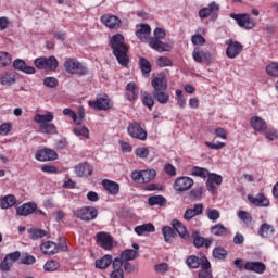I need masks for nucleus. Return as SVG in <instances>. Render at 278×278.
<instances>
[{
	"instance_id": "obj_11",
	"label": "nucleus",
	"mask_w": 278,
	"mask_h": 278,
	"mask_svg": "<svg viewBox=\"0 0 278 278\" xmlns=\"http://www.w3.org/2000/svg\"><path fill=\"white\" fill-rule=\"evenodd\" d=\"M96 242L104 251H112L114 249V238L108 232H98L96 235Z\"/></svg>"
},
{
	"instance_id": "obj_42",
	"label": "nucleus",
	"mask_w": 278,
	"mask_h": 278,
	"mask_svg": "<svg viewBox=\"0 0 278 278\" xmlns=\"http://www.w3.org/2000/svg\"><path fill=\"white\" fill-rule=\"evenodd\" d=\"M148 203L151 206L159 205L160 207H164L166 205V198L163 195H152L148 199Z\"/></svg>"
},
{
	"instance_id": "obj_8",
	"label": "nucleus",
	"mask_w": 278,
	"mask_h": 278,
	"mask_svg": "<svg viewBox=\"0 0 278 278\" xmlns=\"http://www.w3.org/2000/svg\"><path fill=\"white\" fill-rule=\"evenodd\" d=\"M194 186V179L188 176H180L174 180L173 188L176 192H188L192 190Z\"/></svg>"
},
{
	"instance_id": "obj_48",
	"label": "nucleus",
	"mask_w": 278,
	"mask_h": 278,
	"mask_svg": "<svg viewBox=\"0 0 278 278\" xmlns=\"http://www.w3.org/2000/svg\"><path fill=\"white\" fill-rule=\"evenodd\" d=\"M266 73L269 77H278V62H270L267 64Z\"/></svg>"
},
{
	"instance_id": "obj_29",
	"label": "nucleus",
	"mask_w": 278,
	"mask_h": 278,
	"mask_svg": "<svg viewBox=\"0 0 278 278\" xmlns=\"http://www.w3.org/2000/svg\"><path fill=\"white\" fill-rule=\"evenodd\" d=\"M149 47L159 53H164V51H168V43H164L162 39L157 38H150L149 39Z\"/></svg>"
},
{
	"instance_id": "obj_45",
	"label": "nucleus",
	"mask_w": 278,
	"mask_h": 278,
	"mask_svg": "<svg viewBox=\"0 0 278 278\" xmlns=\"http://www.w3.org/2000/svg\"><path fill=\"white\" fill-rule=\"evenodd\" d=\"M258 233L262 238H268V236H273V233H275V228L271 225L263 224L260 227Z\"/></svg>"
},
{
	"instance_id": "obj_41",
	"label": "nucleus",
	"mask_w": 278,
	"mask_h": 278,
	"mask_svg": "<svg viewBox=\"0 0 278 278\" xmlns=\"http://www.w3.org/2000/svg\"><path fill=\"white\" fill-rule=\"evenodd\" d=\"M73 134H75V136H78L80 138H86L87 140H90V130L86 126L74 127Z\"/></svg>"
},
{
	"instance_id": "obj_13",
	"label": "nucleus",
	"mask_w": 278,
	"mask_h": 278,
	"mask_svg": "<svg viewBox=\"0 0 278 278\" xmlns=\"http://www.w3.org/2000/svg\"><path fill=\"white\" fill-rule=\"evenodd\" d=\"M56 159L58 152L49 148L37 150L35 153V160H37L38 162H53Z\"/></svg>"
},
{
	"instance_id": "obj_59",
	"label": "nucleus",
	"mask_w": 278,
	"mask_h": 278,
	"mask_svg": "<svg viewBox=\"0 0 278 278\" xmlns=\"http://www.w3.org/2000/svg\"><path fill=\"white\" fill-rule=\"evenodd\" d=\"M265 138L273 142V140H278V131L277 129H268L265 130Z\"/></svg>"
},
{
	"instance_id": "obj_26",
	"label": "nucleus",
	"mask_w": 278,
	"mask_h": 278,
	"mask_svg": "<svg viewBox=\"0 0 278 278\" xmlns=\"http://www.w3.org/2000/svg\"><path fill=\"white\" fill-rule=\"evenodd\" d=\"M172 227L177 231V233L182 238V240H190V232L186 229V226L178 219L172 220Z\"/></svg>"
},
{
	"instance_id": "obj_54",
	"label": "nucleus",
	"mask_w": 278,
	"mask_h": 278,
	"mask_svg": "<svg viewBox=\"0 0 278 278\" xmlns=\"http://www.w3.org/2000/svg\"><path fill=\"white\" fill-rule=\"evenodd\" d=\"M156 66H160V68H164L166 66H173V61L168 59V56H160L156 60Z\"/></svg>"
},
{
	"instance_id": "obj_61",
	"label": "nucleus",
	"mask_w": 278,
	"mask_h": 278,
	"mask_svg": "<svg viewBox=\"0 0 278 278\" xmlns=\"http://www.w3.org/2000/svg\"><path fill=\"white\" fill-rule=\"evenodd\" d=\"M12 131V123H3L0 125V136H8Z\"/></svg>"
},
{
	"instance_id": "obj_19",
	"label": "nucleus",
	"mask_w": 278,
	"mask_h": 278,
	"mask_svg": "<svg viewBox=\"0 0 278 278\" xmlns=\"http://www.w3.org/2000/svg\"><path fill=\"white\" fill-rule=\"evenodd\" d=\"M38 210V204L35 202H27L16 208L17 216H29Z\"/></svg>"
},
{
	"instance_id": "obj_38",
	"label": "nucleus",
	"mask_w": 278,
	"mask_h": 278,
	"mask_svg": "<svg viewBox=\"0 0 278 278\" xmlns=\"http://www.w3.org/2000/svg\"><path fill=\"white\" fill-rule=\"evenodd\" d=\"M39 131L41 134H47V135H55L58 134V127L53 123H47V124H40L39 125Z\"/></svg>"
},
{
	"instance_id": "obj_46",
	"label": "nucleus",
	"mask_w": 278,
	"mask_h": 278,
	"mask_svg": "<svg viewBox=\"0 0 278 278\" xmlns=\"http://www.w3.org/2000/svg\"><path fill=\"white\" fill-rule=\"evenodd\" d=\"M138 255H140V253H138L136 250H124L121 254V257L124 260V262H129L131 260H136Z\"/></svg>"
},
{
	"instance_id": "obj_33",
	"label": "nucleus",
	"mask_w": 278,
	"mask_h": 278,
	"mask_svg": "<svg viewBox=\"0 0 278 278\" xmlns=\"http://www.w3.org/2000/svg\"><path fill=\"white\" fill-rule=\"evenodd\" d=\"M14 205H16V197L12 194L5 195L0 200L1 210H10V207H14Z\"/></svg>"
},
{
	"instance_id": "obj_56",
	"label": "nucleus",
	"mask_w": 278,
	"mask_h": 278,
	"mask_svg": "<svg viewBox=\"0 0 278 278\" xmlns=\"http://www.w3.org/2000/svg\"><path fill=\"white\" fill-rule=\"evenodd\" d=\"M12 265L13 263H11V261H9L7 256H4L3 261L0 263L1 273H10Z\"/></svg>"
},
{
	"instance_id": "obj_3",
	"label": "nucleus",
	"mask_w": 278,
	"mask_h": 278,
	"mask_svg": "<svg viewBox=\"0 0 278 278\" xmlns=\"http://www.w3.org/2000/svg\"><path fill=\"white\" fill-rule=\"evenodd\" d=\"M34 64L38 71H46V73H53L58 71V66H60L58 59L53 55L49 58L39 56L34 60Z\"/></svg>"
},
{
	"instance_id": "obj_35",
	"label": "nucleus",
	"mask_w": 278,
	"mask_h": 278,
	"mask_svg": "<svg viewBox=\"0 0 278 278\" xmlns=\"http://www.w3.org/2000/svg\"><path fill=\"white\" fill-rule=\"evenodd\" d=\"M112 264V255L106 254L103 257L96 260V268L100 270H105Z\"/></svg>"
},
{
	"instance_id": "obj_57",
	"label": "nucleus",
	"mask_w": 278,
	"mask_h": 278,
	"mask_svg": "<svg viewBox=\"0 0 278 278\" xmlns=\"http://www.w3.org/2000/svg\"><path fill=\"white\" fill-rule=\"evenodd\" d=\"M59 80L55 77H46L43 79V86L47 88H58Z\"/></svg>"
},
{
	"instance_id": "obj_64",
	"label": "nucleus",
	"mask_w": 278,
	"mask_h": 278,
	"mask_svg": "<svg viewBox=\"0 0 278 278\" xmlns=\"http://www.w3.org/2000/svg\"><path fill=\"white\" fill-rule=\"evenodd\" d=\"M131 179L135 184H143L142 182V170H135L131 173Z\"/></svg>"
},
{
	"instance_id": "obj_60",
	"label": "nucleus",
	"mask_w": 278,
	"mask_h": 278,
	"mask_svg": "<svg viewBox=\"0 0 278 278\" xmlns=\"http://www.w3.org/2000/svg\"><path fill=\"white\" fill-rule=\"evenodd\" d=\"M207 181H211L212 184H216V186H220L223 184V176L218 174H208Z\"/></svg>"
},
{
	"instance_id": "obj_24",
	"label": "nucleus",
	"mask_w": 278,
	"mask_h": 278,
	"mask_svg": "<svg viewBox=\"0 0 278 278\" xmlns=\"http://www.w3.org/2000/svg\"><path fill=\"white\" fill-rule=\"evenodd\" d=\"M248 201H250V203L256 207H268V205H270V201L266 199L264 193H258L256 197L248 195Z\"/></svg>"
},
{
	"instance_id": "obj_12",
	"label": "nucleus",
	"mask_w": 278,
	"mask_h": 278,
	"mask_svg": "<svg viewBox=\"0 0 278 278\" xmlns=\"http://www.w3.org/2000/svg\"><path fill=\"white\" fill-rule=\"evenodd\" d=\"M218 10H220L218 4H216V2H211L207 7L200 9L199 17L210 18L211 16V21L214 22L218 18Z\"/></svg>"
},
{
	"instance_id": "obj_37",
	"label": "nucleus",
	"mask_w": 278,
	"mask_h": 278,
	"mask_svg": "<svg viewBox=\"0 0 278 278\" xmlns=\"http://www.w3.org/2000/svg\"><path fill=\"white\" fill-rule=\"evenodd\" d=\"M154 231L155 226L151 223L142 224L140 226L135 227V232L137 233V236H142L144 232L154 233Z\"/></svg>"
},
{
	"instance_id": "obj_53",
	"label": "nucleus",
	"mask_w": 278,
	"mask_h": 278,
	"mask_svg": "<svg viewBox=\"0 0 278 278\" xmlns=\"http://www.w3.org/2000/svg\"><path fill=\"white\" fill-rule=\"evenodd\" d=\"M206 216L208 220H212V223H216L218 218H220V211L216 208H207L206 210Z\"/></svg>"
},
{
	"instance_id": "obj_20",
	"label": "nucleus",
	"mask_w": 278,
	"mask_h": 278,
	"mask_svg": "<svg viewBox=\"0 0 278 278\" xmlns=\"http://www.w3.org/2000/svg\"><path fill=\"white\" fill-rule=\"evenodd\" d=\"M13 67L15 68V71H21L26 75H36V67L28 66L27 63H25L21 59H16L15 61H13Z\"/></svg>"
},
{
	"instance_id": "obj_5",
	"label": "nucleus",
	"mask_w": 278,
	"mask_h": 278,
	"mask_svg": "<svg viewBox=\"0 0 278 278\" xmlns=\"http://www.w3.org/2000/svg\"><path fill=\"white\" fill-rule=\"evenodd\" d=\"M89 108L98 111L112 110L114 102L110 99L108 94L98 96L96 100H90L88 102Z\"/></svg>"
},
{
	"instance_id": "obj_32",
	"label": "nucleus",
	"mask_w": 278,
	"mask_h": 278,
	"mask_svg": "<svg viewBox=\"0 0 278 278\" xmlns=\"http://www.w3.org/2000/svg\"><path fill=\"white\" fill-rule=\"evenodd\" d=\"M0 84L2 86H13L16 84V74L12 72H7L0 76Z\"/></svg>"
},
{
	"instance_id": "obj_6",
	"label": "nucleus",
	"mask_w": 278,
	"mask_h": 278,
	"mask_svg": "<svg viewBox=\"0 0 278 278\" xmlns=\"http://www.w3.org/2000/svg\"><path fill=\"white\" fill-rule=\"evenodd\" d=\"M74 216L85 223H90V220H94L99 216V211L94 206H85L76 210Z\"/></svg>"
},
{
	"instance_id": "obj_51",
	"label": "nucleus",
	"mask_w": 278,
	"mask_h": 278,
	"mask_svg": "<svg viewBox=\"0 0 278 278\" xmlns=\"http://www.w3.org/2000/svg\"><path fill=\"white\" fill-rule=\"evenodd\" d=\"M213 257L215 260H225L227 257V250L223 247H217L213 250Z\"/></svg>"
},
{
	"instance_id": "obj_10",
	"label": "nucleus",
	"mask_w": 278,
	"mask_h": 278,
	"mask_svg": "<svg viewBox=\"0 0 278 278\" xmlns=\"http://www.w3.org/2000/svg\"><path fill=\"white\" fill-rule=\"evenodd\" d=\"M226 55L229 60H236L238 55H240L244 49V46L240 41H233V39L226 40Z\"/></svg>"
},
{
	"instance_id": "obj_17",
	"label": "nucleus",
	"mask_w": 278,
	"mask_h": 278,
	"mask_svg": "<svg viewBox=\"0 0 278 278\" xmlns=\"http://www.w3.org/2000/svg\"><path fill=\"white\" fill-rule=\"evenodd\" d=\"M135 34L141 42H149V36H151V26L149 24H138Z\"/></svg>"
},
{
	"instance_id": "obj_16",
	"label": "nucleus",
	"mask_w": 278,
	"mask_h": 278,
	"mask_svg": "<svg viewBox=\"0 0 278 278\" xmlns=\"http://www.w3.org/2000/svg\"><path fill=\"white\" fill-rule=\"evenodd\" d=\"M250 125L254 131H257L258 134H264L266 129H268V124L266 121L260 116H252L250 118Z\"/></svg>"
},
{
	"instance_id": "obj_22",
	"label": "nucleus",
	"mask_w": 278,
	"mask_h": 278,
	"mask_svg": "<svg viewBox=\"0 0 278 278\" xmlns=\"http://www.w3.org/2000/svg\"><path fill=\"white\" fill-rule=\"evenodd\" d=\"M92 165L88 163H79L74 167V173L77 177H90L92 175Z\"/></svg>"
},
{
	"instance_id": "obj_55",
	"label": "nucleus",
	"mask_w": 278,
	"mask_h": 278,
	"mask_svg": "<svg viewBox=\"0 0 278 278\" xmlns=\"http://www.w3.org/2000/svg\"><path fill=\"white\" fill-rule=\"evenodd\" d=\"M149 148H144V147H141V148H137L135 150V155L137 157H140L141 160H147V157H149Z\"/></svg>"
},
{
	"instance_id": "obj_40",
	"label": "nucleus",
	"mask_w": 278,
	"mask_h": 278,
	"mask_svg": "<svg viewBox=\"0 0 278 278\" xmlns=\"http://www.w3.org/2000/svg\"><path fill=\"white\" fill-rule=\"evenodd\" d=\"M191 175L192 177H201L202 179H205L210 177V170L204 167L193 166L191 169Z\"/></svg>"
},
{
	"instance_id": "obj_43",
	"label": "nucleus",
	"mask_w": 278,
	"mask_h": 278,
	"mask_svg": "<svg viewBox=\"0 0 278 278\" xmlns=\"http://www.w3.org/2000/svg\"><path fill=\"white\" fill-rule=\"evenodd\" d=\"M12 64V54L10 52L0 51V68H5Z\"/></svg>"
},
{
	"instance_id": "obj_36",
	"label": "nucleus",
	"mask_w": 278,
	"mask_h": 278,
	"mask_svg": "<svg viewBox=\"0 0 278 278\" xmlns=\"http://www.w3.org/2000/svg\"><path fill=\"white\" fill-rule=\"evenodd\" d=\"M139 68L142 72L143 77H149V73L152 71L151 62L147 58L141 56L139 59Z\"/></svg>"
},
{
	"instance_id": "obj_49",
	"label": "nucleus",
	"mask_w": 278,
	"mask_h": 278,
	"mask_svg": "<svg viewBox=\"0 0 278 278\" xmlns=\"http://www.w3.org/2000/svg\"><path fill=\"white\" fill-rule=\"evenodd\" d=\"M238 217L247 226H249V225H251V223H253V216H251V213H249L247 211H239Z\"/></svg>"
},
{
	"instance_id": "obj_52",
	"label": "nucleus",
	"mask_w": 278,
	"mask_h": 278,
	"mask_svg": "<svg viewBox=\"0 0 278 278\" xmlns=\"http://www.w3.org/2000/svg\"><path fill=\"white\" fill-rule=\"evenodd\" d=\"M47 236V231L40 228H34L30 230V238L31 240H41Z\"/></svg>"
},
{
	"instance_id": "obj_27",
	"label": "nucleus",
	"mask_w": 278,
	"mask_h": 278,
	"mask_svg": "<svg viewBox=\"0 0 278 278\" xmlns=\"http://www.w3.org/2000/svg\"><path fill=\"white\" fill-rule=\"evenodd\" d=\"M192 238L195 249H201L202 247L210 249V247H212V239H205L204 237H201L199 231L193 232Z\"/></svg>"
},
{
	"instance_id": "obj_39",
	"label": "nucleus",
	"mask_w": 278,
	"mask_h": 278,
	"mask_svg": "<svg viewBox=\"0 0 278 278\" xmlns=\"http://www.w3.org/2000/svg\"><path fill=\"white\" fill-rule=\"evenodd\" d=\"M211 233L213 236L223 237L227 236V233H229V230L227 229V227H225V225L217 224L211 227Z\"/></svg>"
},
{
	"instance_id": "obj_28",
	"label": "nucleus",
	"mask_w": 278,
	"mask_h": 278,
	"mask_svg": "<svg viewBox=\"0 0 278 278\" xmlns=\"http://www.w3.org/2000/svg\"><path fill=\"white\" fill-rule=\"evenodd\" d=\"M41 252L43 255H55V253H59L60 248L58 247V243L53 241H46L40 245Z\"/></svg>"
},
{
	"instance_id": "obj_62",
	"label": "nucleus",
	"mask_w": 278,
	"mask_h": 278,
	"mask_svg": "<svg viewBox=\"0 0 278 278\" xmlns=\"http://www.w3.org/2000/svg\"><path fill=\"white\" fill-rule=\"evenodd\" d=\"M21 263L25 264L26 266H29L31 264H36V257L30 254H26L25 256H22Z\"/></svg>"
},
{
	"instance_id": "obj_25",
	"label": "nucleus",
	"mask_w": 278,
	"mask_h": 278,
	"mask_svg": "<svg viewBox=\"0 0 278 278\" xmlns=\"http://www.w3.org/2000/svg\"><path fill=\"white\" fill-rule=\"evenodd\" d=\"M101 22L109 27V29H118L121 27V18L116 15H103Z\"/></svg>"
},
{
	"instance_id": "obj_14",
	"label": "nucleus",
	"mask_w": 278,
	"mask_h": 278,
	"mask_svg": "<svg viewBox=\"0 0 278 278\" xmlns=\"http://www.w3.org/2000/svg\"><path fill=\"white\" fill-rule=\"evenodd\" d=\"M192 58L194 60V62H198V64H203V62H205V64H212V53L210 51H203L199 48H195L192 52Z\"/></svg>"
},
{
	"instance_id": "obj_7",
	"label": "nucleus",
	"mask_w": 278,
	"mask_h": 278,
	"mask_svg": "<svg viewBox=\"0 0 278 278\" xmlns=\"http://www.w3.org/2000/svg\"><path fill=\"white\" fill-rule=\"evenodd\" d=\"M127 132L130 138H135L136 140H141L144 142L147 140L149 134L144 128H142V125L138 122H132L127 127Z\"/></svg>"
},
{
	"instance_id": "obj_31",
	"label": "nucleus",
	"mask_w": 278,
	"mask_h": 278,
	"mask_svg": "<svg viewBox=\"0 0 278 278\" xmlns=\"http://www.w3.org/2000/svg\"><path fill=\"white\" fill-rule=\"evenodd\" d=\"M141 103L151 112L153 110V105H155V98L149 92L143 91L141 92Z\"/></svg>"
},
{
	"instance_id": "obj_30",
	"label": "nucleus",
	"mask_w": 278,
	"mask_h": 278,
	"mask_svg": "<svg viewBox=\"0 0 278 278\" xmlns=\"http://www.w3.org/2000/svg\"><path fill=\"white\" fill-rule=\"evenodd\" d=\"M201 268L202 269L198 274L199 278H214L212 270H210V268H212V263H210L208 258H204V263Z\"/></svg>"
},
{
	"instance_id": "obj_18",
	"label": "nucleus",
	"mask_w": 278,
	"mask_h": 278,
	"mask_svg": "<svg viewBox=\"0 0 278 278\" xmlns=\"http://www.w3.org/2000/svg\"><path fill=\"white\" fill-rule=\"evenodd\" d=\"M244 270H250L251 273H256V275H264L266 273V264L262 262H245Z\"/></svg>"
},
{
	"instance_id": "obj_15",
	"label": "nucleus",
	"mask_w": 278,
	"mask_h": 278,
	"mask_svg": "<svg viewBox=\"0 0 278 278\" xmlns=\"http://www.w3.org/2000/svg\"><path fill=\"white\" fill-rule=\"evenodd\" d=\"M205 260H207V256L203 255L201 257L197 255H189L187 256L185 263L191 270H197V268H202L203 264H205Z\"/></svg>"
},
{
	"instance_id": "obj_21",
	"label": "nucleus",
	"mask_w": 278,
	"mask_h": 278,
	"mask_svg": "<svg viewBox=\"0 0 278 278\" xmlns=\"http://www.w3.org/2000/svg\"><path fill=\"white\" fill-rule=\"evenodd\" d=\"M138 94H140V88L138 85H136L134 81L128 83L126 85L125 98L128 101H136V99H138Z\"/></svg>"
},
{
	"instance_id": "obj_63",
	"label": "nucleus",
	"mask_w": 278,
	"mask_h": 278,
	"mask_svg": "<svg viewBox=\"0 0 278 278\" xmlns=\"http://www.w3.org/2000/svg\"><path fill=\"white\" fill-rule=\"evenodd\" d=\"M191 42H192V45H195V46H203V45H205V39H204V37L203 36H201V35H193L192 37H191Z\"/></svg>"
},
{
	"instance_id": "obj_34",
	"label": "nucleus",
	"mask_w": 278,
	"mask_h": 278,
	"mask_svg": "<svg viewBox=\"0 0 278 278\" xmlns=\"http://www.w3.org/2000/svg\"><path fill=\"white\" fill-rule=\"evenodd\" d=\"M54 118H55V115L53 114V112H49V111L43 115L39 113L35 115V122L39 123L40 125L52 123Z\"/></svg>"
},
{
	"instance_id": "obj_4",
	"label": "nucleus",
	"mask_w": 278,
	"mask_h": 278,
	"mask_svg": "<svg viewBox=\"0 0 278 278\" xmlns=\"http://www.w3.org/2000/svg\"><path fill=\"white\" fill-rule=\"evenodd\" d=\"M64 68L70 75H88V67L84 66L77 59H66L64 62Z\"/></svg>"
},
{
	"instance_id": "obj_9",
	"label": "nucleus",
	"mask_w": 278,
	"mask_h": 278,
	"mask_svg": "<svg viewBox=\"0 0 278 278\" xmlns=\"http://www.w3.org/2000/svg\"><path fill=\"white\" fill-rule=\"evenodd\" d=\"M230 18H233L237 25H239L243 29H253V27H255V20L251 18V15L247 13H231Z\"/></svg>"
},
{
	"instance_id": "obj_47",
	"label": "nucleus",
	"mask_w": 278,
	"mask_h": 278,
	"mask_svg": "<svg viewBox=\"0 0 278 278\" xmlns=\"http://www.w3.org/2000/svg\"><path fill=\"white\" fill-rule=\"evenodd\" d=\"M60 268V262L55 260H50L43 265V270L46 273H55Z\"/></svg>"
},
{
	"instance_id": "obj_44",
	"label": "nucleus",
	"mask_w": 278,
	"mask_h": 278,
	"mask_svg": "<svg viewBox=\"0 0 278 278\" xmlns=\"http://www.w3.org/2000/svg\"><path fill=\"white\" fill-rule=\"evenodd\" d=\"M141 173L143 184H150V181H153L157 175V172H155V169H144L141 170Z\"/></svg>"
},
{
	"instance_id": "obj_1",
	"label": "nucleus",
	"mask_w": 278,
	"mask_h": 278,
	"mask_svg": "<svg viewBox=\"0 0 278 278\" xmlns=\"http://www.w3.org/2000/svg\"><path fill=\"white\" fill-rule=\"evenodd\" d=\"M109 45L118 64L127 68V66H129V48H127L125 43V37L122 34H115L110 39Z\"/></svg>"
},
{
	"instance_id": "obj_2",
	"label": "nucleus",
	"mask_w": 278,
	"mask_h": 278,
	"mask_svg": "<svg viewBox=\"0 0 278 278\" xmlns=\"http://www.w3.org/2000/svg\"><path fill=\"white\" fill-rule=\"evenodd\" d=\"M151 86L152 88H154V90L152 91V97L155 99V101H157V103H161V105H166V103L170 101V93L166 92L168 88L166 77H154L151 81Z\"/></svg>"
},
{
	"instance_id": "obj_58",
	"label": "nucleus",
	"mask_w": 278,
	"mask_h": 278,
	"mask_svg": "<svg viewBox=\"0 0 278 278\" xmlns=\"http://www.w3.org/2000/svg\"><path fill=\"white\" fill-rule=\"evenodd\" d=\"M164 172L166 173V175H168L169 177H176L177 176V168L174 167L173 164L170 163H166L164 165Z\"/></svg>"
},
{
	"instance_id": "obj_50",
	"label": "nucleus",
	"mask_w": 278,
	"mask_h": 278,
	"mask_svg": "<svg viewBox=\"0 0 278 278\" xmlns=\"http://www.w3.org/2000/svg\"><path fill=\"white\" fill-rule=\"evenodd\" d=\"M165 242H170L175 238V229L169 226H165L162 229Z\"/></svg>"
},
{
	"instance_id": "obj_23",
	"label": "nucleus",
	"mask_w": 278,
	"mask_h": 278,
	"mask_svg": "<svg viewBox=\"0 0 278 278\" xmlns=\"http://www.w3.org/2000/svg\"><path fill=\"white\" fill-rule=\"evenodd\" d=\"M102 187L106 190L108 194H111L112 197H116V194L121 192V185L113 180H102Z\"/></svg>"
}]
</instances>
